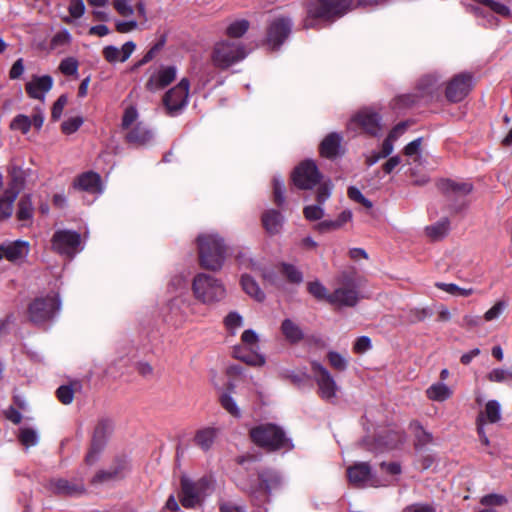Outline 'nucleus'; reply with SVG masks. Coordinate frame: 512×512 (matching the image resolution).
I'll list each match as a JSON object with an SVG mask.
<instances>
[{
    "label": "nucleus",
    "mask_w": 512,
    "mask_h": 512,
    "mask_svg": "<svg viewBox=\"0 0 512 512\" xmlns=\"http://www.w3.org/2000/svg\"><path fill=\"white\" fill-rule=\"evenodd\" d=\"M132 1L133 0H113V8L120 16L130 17L135 12Z\"/></svg>",
    "instance_id": "de8ad7c7"
},
{
    "label": "nucleus",
    "mask_w": 512,
    "mask_h": 512,
    "mask_svg": "<svg viewBox=\"0 0 512 512\" xmlns=\"http://www.w3.org/2000/svg\"><path fill=\"white\" fill-rule=\"evenodd\" d=\"M246 55L245 47L240 42L223 40L215 44L211 60L215 67L226 69L243 60Z\"/></svg>",
    "instance_id": "423d86ee"
},
{
    "label": "nucleus",
    "mask_w": 512,
    "mask_h": 512,
    "mask_svg": "<svg viewBox=\"0 0 512 512\" xmlns=\"http://www.w3.org/2000/svg\"><path fill=\"white\" fill-rule=\"evenodd\" d=\"M352 218V213L349 210H345L341 212V214L338 216V218L335 221H325L320 224L321 228H328V229H337L343 226L346 222L350 221Z\"/></svg>",
    "instance_id": "864d4df0"
},
{
    "label": "nucleus",
    "mask_w": 512,
    "mask_h": 512,
    "mask_svg": "<svg viewBox=\"0 0 512 512\" xmlns=\"http://www.w3.org/2000/svg\"><path fill=\"white\" fill-rule=\"evenodd\" d=\"M280 271L291 283L300 284L303 281L302 272L295 265L282 263Z\"/></svg>",
    "instance_id": "ea45409f"
},
{
    "label": "nucleus",
    "mask_w": 512,
    "mask_h": 512,
    "mask_svg": "<svg viewBox=\"0 0 512 512\" xmlns=\"http://www.w3.org/2000/svg\"><path fill=\"white\" fill-rule=\"evenodd\" d=\"M284 221V216L274 209H270L262 215L263 227L269 235L279 234L283 228Z\"/></svg>",
    "instance_id": "393cba45"
},
{
    "label": "nucleus",
    "mask_w": 512,
    "mask_h": 512,
    "mask_svg": "<svg viewBox=\"0 0 512 512\" xmlns=\"http://www.w3.org/2000/svg\"><path fill=\"white\" fill-rule=\"evenodd\" d=\"M291 30V21L284 18H279L273 21L269 27L267 41L273 48H278L283 41L288 37Z\"/></svg>",
    "instance_id": "aec40b11"
},
{
    "label": "nucleus",
    "mask_w": 512,
    "mask_h": 512,
    "mask_svg": "<svg viewBox=\"0 0 512 512\" xmlns=\"http://www.w3.org/2000/svg\"><path fill=\"white\" fill-rule=\"evenodd\" d=\"M49 489L54 493L69 496L81 495L85 492L83 483H72L62 478L51 479Z\"/></svg>",
    "instance_id": "b1692460"
},
{
    "label": "nucleus",
    "mask_w": 512,
    "mask_h": 512,
    "mask_svg": "<svg viewBox=\"0 0 512 512\" xmlns=\"http://www.w3.org/2000/svg\"><path fill=\"white\" fill-rule=\"evenodd\" d=\"M347 477L353 486L363 487L372 479V470L368 463L358 462L348 467Z\"/></svg>",
    "instance_id": "4be33fe9"
},
{
    "label": "nucleus",
    "mask_w": 512,
    "mask_h": 512,
    "mask_svg": "<svg viewBox=\"0 0 512 512\" xmlns=\"http://www.w3.org/2000/svg\"><path fill=\"white\" fill-rule=\"evenodd\" d=\"M122 477L121 467H111L107 470L98 471L91 479L92 485H100L118 480Z\"/></svg>",
    "instance_id": "f704fd0d"
},
{
    "label": "nucleus",
    "mask_w": 512,
    "mask_h": 512,
    "mask_svg": "<svg viewBox=\"0 0 512 512\" xmlns=\"http://www.w3.org/2000/svg\"><path fill=\"white\" fill-rule=\"evenodd\" d=\"M60 306V300L56 295L37 298L29 305V319L35 324L44 323L60 310Z\"/></svg>",
    "instance_id": "1a4fd4ad"
},
{
    "label": "nucleus",
    "mask_w": 512,
    "mask_h": 512,
    "mask_svg": "<svg viewBox=\"0 0 512 512\" xmlns=\"http://www.w3.org/2000/svg\"><path fill=\"white\" fill-rule=\"evenodd\" d=\"M506 304L502 301L497 302L494 306H492L486 313L484 314V318L486 321H492L497 319L502 312L504 311Z\"/></svg>",
    "instance_id": "338daca9"
},
{
    "label": "nucleus",
    "mask_w": 512,
    "mask_h": 512,
    "mask_svg": "<svg viewBox=\"0 0 512 512\" xmlns=\"http://www.w3.org/2000/svg\"><path fill=\"white\" fill-rule=\"evenodd\" d=\"M342 137L338 133H330L320 144V153L323 157L332 159L339 155Z\"/></svg>",
    "instance_id": "cd10ccee"
},
{
    "label": "nucleus",
    "mask_w": 512,
    "mask_h": 512,
    "mask_svg": "<svg viewBox=\"0 0 512 512\" xmlns=\"http://www.w3.org/2000/svg\"><path fill=\"white\" fill-rule=\"evenodd\" d=\"M176 68L173 66H163L154 71L146 83V88L150 91H157L169 85L176 78Z\"/></svg>",
    "instance_id": "412c9836"
},
{
    "label": "nucleus",
    "mask_w": 512,
    "mask_h": 512,
    "mask_svg": "<svg viewBox=\"0 0 512 512\" xmlns=\"http://www.w3.org/2000/svg\"><path fill=\"white\" fill-rule=\"evenodd\" d=\"M75 186L92 194H100L103 191L100 176L93 172H87L79 176Z\"/></svg>",
    "instance_id": "bb28decb"
},
{
    "label": "nucleus",
    "mask_w": 512,
    "mask_h": 512,
    "mask_svg": "<svg viewBox=\"0 0 512 512\" xmlns=\"http://www.w3.org/2000/svg\"><path fill=\"white\" fill-rule=\"evenodd\" d=\"M439 188L442 192L455 196H465L473 189L472 184L468 182L459 183L452 180H442L439 183Z\"/></svg>",
    "instance_id": "c756f323"
},
{
    "label": "nucleus",
    "mask_w": 512,
    "mask_h": 512,
    "mask_svg": "<svg viewBox=\"0 0 512 512\" xmlns=\"http://www.w3.org/2000/svg\"><path fill=\"white\" fill-rule=\"evenodd\" d=\"M303 213L305 218L310 221L319 220L324 216V210L320 205L306 206Z\"/></svg>",
    "instance_id": "bf43d9fd"
},
{
    "label": "nucleus",
    "mask_w": 512,
    "mask_h": 512,
    "mask_svg": "<svg viewBox=\"0 0 512 512\" xmlns=\"http://www.w3.org/2000/svg\"><path fill=\"white\" fill-rule=\"evenodd\" d=\"M509 497L503 494L491 493L481 497L480 504L486 507H500L508 504Z\"/></svg>",
    "instance_id": "79ce46f5"
},
{
    "label": "nucleus",
    "mask_w": 512,
    "mask_h": 512,
    "mask_svg": "<svg viewBox=\"0 0 512 512\" xmlns=\"http://www.w3.org/2000/svg\"><path fill=\"white\" fill-rule=\"evenodd\" d=\"M249 22L246 19H236L229 23L226 28V34L229 37L239 38L249 29Z\"/></svg>",
    "instance_id": "58836bf2"
},
{
    "label": "nucleus",
    "mask_w": 512,
    "mask_h": 512,
    "mask_svg": "<svg viewBox=\"0 0 512 512\" xmlns=\"http://www.w3.org/2000/svg\"><path fill=\"white\" fill-rule=\"evenodd\" d=\"M52 248L57 253L72 258L82 249L81 236L75 231H56L52 237Z\"/></svg>",
    "instance_id": "f8f14e48"
},
{
    "label": "nucleus",
    "mask_w": 512,
    "mask_h": 512,
    "mask_svg": "<svg viewBox=\"0 0 512 512\" xmlns=\"http://www.w3.org/2000/svg\"><path fill=\"white\" fill-rule=\"evenodd\" d=\"M281 331L287 341L298 343L304 338L301 327L291 319H285L281 324Z\"/></svg>",
    "instance_id": "2f4dec72"
},
{
    "label": "nucleus",
    "mask_w": 512,
    "mask_h": 512,
    "mask_svg": "<svg viewBox=\"0 0 512 512\" xmlns=\"http://www.w3.org/2000/svg\"><path fill=\"white\" fill-rule=\"evenodd\" d=\"M249 434L255 445L269 451L292 447L284 431L279 426L272 423L259 424L253 427L249 431Z\"/></svg>",
    "instance_id": "7ed1b4c3"
},
{
    "label": "nucleus",
    "mask_w": 512,
    "mask_h": 512,
    "mask_svg": "<svg viewBox=\"0 0 512 512\" xmlns=\"http://www.w3.org/2000/svg\"><path fill=\"white\" fill-rule=\"evenodd\" d=\"M309 293L317 300H325L329 303V297L331 293H328L326 287L319 281H312L307 284Z\"/></svg>",
    "instance_id": "37998d69"
},
{
    "label": "nucleus",
    "mask_w": 512,
    "mask_h": 512,
    "mask_svg": "<svg viewBox=\"0 0 512 512\" xmlns=\"http://www.w3.org/2000/svg\"><path fill=\"white\" fill-rule=\"evenodd\" d=\"M56 393L59 401L65 405L72 403L74 399V390L69 385L60 386Z\"/></svg>",
    "instance_id": "13d9d810"
},
{
    "label": "nucleus",
    "mask_w": 512,
    "mask_h": 512,
    "mask_svg": "<svg viewBox=\"0 0 512 512\" xmlns=\"http://www.w3.org/2000/svg\"><path fill=\"white\" fill-rule=\"evenodd\" d=\"M139 24L136 20H117L115 28L119 33H129L137 30Z\"/></svg>",
    "instance_id": "052dcab7"
},
{
    "label": "nucleus",
    "mask_w": 512,
    "mask_h": 512,
    "mask_svg": "<svg viewBox=\"0 0 512 512\" xmlns=\"http://www.w3.org/2000/svg\"><path fill=\"white\" fill-rule=\"evenodd\" d=\"M220 430L215 427H204L199 429L194 436V444L202 449L208 451L213 446L216 438L219 435Z\"/></svg>",
    "instance_id": "a878e982"
},
{
    "label": "nucleus",
    "mask_w": 512,
    "mask_h": 512,
    "mask_svg": "<svg viewBox=\"0 0 512 512\" xmlns=\"http://www.w3.org/2000/svg\"><path fill=\"white\" fill-rule=\"evenodd\" d=\"M29 250L30 245L27 241H5L0 245V257L15 264H21L27 258Z\"/></svg>",
    "instance_id": "f3484780"
},
{
    "label": "nucleus",
    "mask_w": 512,
    "mask_h": 512,
    "mask_svg": "<svg viewBox=\"0 0 512 512\" xmlns=\"http://www.w3.org/2000/svg\"><path fill=\"white\" fill-rule=\"evenodd\" d=\"M68 11H69L70 16L63 18V21L65 23H68V24L71 23L72 18L73 19L81 18L85 13V5H84L83 0H71L69 3Z\"/></svg>",
    "instance_id": "c03bdc74"
},
{
    "label": "nucleus",
    "mask_w": 512,
    "mask_h": 512,
    "mask_svg": "<svg viewBox=\"0 0 512 512\" xmlns=\"http://www.w3.org/2000/svg\"><path fill=\"white\" fill-rule=\"evenodd\" d=\"M223 323L226 330L232 335H235L237 331L243 327L244 319L238 312L231 311L225 316Z\"/></svg>",
    "instance_id": "4c0bfd02"
},
{
    "label": "nucleus",
    "mask_w": 512,
    "mask_h": 512,
    "mask_svg": "<svg viewBox=\"0 0 512 512\" xmlns=\"http://www.w3.org/2000/svg\"><path fill=\"white\" fill-rule=\"evenodd\" d=\"M113 430L112 422L109 420H100L93 431L91 447L86 454L85 463L88 466L94 465L100 457L101 452L103 451L108 436L111 434Z\"/></svg>",
    "instance_id": "9b49d317"
},
{
    "label": "nucleus",
    "mask_w": 512,
    "mask_h": 512,
    "mask_svg": "<svg viewBox=\"0 0 512 512\" xmlns=\"http://www.w3.org/2000/svg\"><path fill=\"white\" fill-rule=\"evenodd\" d=\"M136 45L132 41H128L121 48L116 46H106L103 49V56L109 63L125 62L134 52Z\"/></svg>",
    "instance_id": "5701e85b"
},
{
    "label": "nucleus",
    "mask_w": 512,
    "mask_h": 512,
    "mask_svg": "<svg viewBox=\"0 0 512 512\" xmlns=\"http://www.w3.org/2000/svg\"><path fill=\"white\" fill-rule=\"evenodd\" d=\"M189 81L182 79L178 85L170 89L164 97V104L170 113L177 112L187 104Z\"/></svg>",
    "instance_id": "2eb2a0df"
},
{
    "label": "nucleus",
    "mask_w": 512,
    "mask_h": 512,
    "mask_svg": "<svg viewBox=\"0 0 512 512\" xmlns=\"http://www.w3.org/2000/svg\"><path fill=\"white\" fill-rule=\"evenodd\" d=\"M241 341H242L243 345L246 346L251 351V353L244 352L242 347H235L234 348L235 357L251 366L264 365V363H265L264 356L257 352V349L259 348L258 334L252 329H247L242 333Z\"/></svg>",
    "instance_id": "9d476101"
},
{
    "label": "nucleus",
    "mask_w": 512,
    "mask_h": 512,
    "mask_svg": "<svg viewBox=\"0 0 512 512\" xmlns=\"http://www.w3.org/2000/svg\"><path fill=\"white\" fill-rule=\"evenodd\" d=\"M311 369L319 396L327 402L334 403L337 399L339 386L331 373L317 361L311 362Z\"/></svg>",
    "instance_id": "0eeeda50"
},
{
    "label": "nucleus",
    "mask_w": 512,
    "mask_h": 512,
    "mask_svg": "<svg viewBox=\"0 0 512 512\" xmlns=\"http://www.w3.org/2000/svg\"><path fill=\"white\" fill-rule=\"evenodd\" d=\"M388 1L389 0H310L307 5L305 27H314L316 20L333 21L355 8L374 7Z\"/></svg>",
    "instance_id": "f257e3e1"
},
{
    "label": "nucleus",
    "mask_w": 512,
    "mask_h": 512,
    "mask_svg": "<svg viewBox=\"0 0 512 512\" xmlns=\"http://www.w3.org/2000/svg\"><path fill=\"white\" fill-rule=\"evenodd\" d=\"M483 418V426L486 423H497L501 419V406L498 401L490 400L486 403L485 408L479 413L477 420Z\"/></svg>",
    "instance_id": "7c9ffc66"
},
{
    "label": "nucleus",
    "mask_w": 512,
    "mask_h": 512,
    "mask_svg": "<svg viewBox=\"0 0 512 512\" xmlns=\"http://www.w3.org/2000/svg\"><path fill=\"white\" fill-rule=\"evenodd\" d=\"M292 180L299 189L310 190L320 182L321 174L314 161L305 160L294 169Z\"/></svg>",
    "instance_id": "ddd939ff"
},
{
    "label": "nucleus",
    "mask_w": 512,
    "mask_h": 512,
    "mask_svg": "<svg viewBox=\"0 0 512 512\" xmlns=\"http://www.w3.org/2000/svg\"><path fill=\"white\" fill-rule=\"evenodd\" d=\"M421 138H417L408 143L404 148V153L408 157H415V161L420 157Z\"/></svg>",
    "instance_id": "e2e57ef3"
},
{
    "label": "nucleus",
    "mask_w": 512,
    "mask_h": 512,
    "mask_svg": "<svg viewBox=\"0 0 512 512\" xmlns=\"http://www.w3.org/2000/svg\"><path fill=\"white\" fill-rule=\"evenodd\" d=\"M359 300L358 285L355 280L347 275H343L337 288L330 294L329 303L338 307H352Z\"/></svg>",
    "instance_id": "6e6552de"
},
{
    "label": "nucleus",
    "mask_w": 512,
    "mask_h": 512,
    "mask_svg": "<svg viewBox=\"0 0 512 512\" xmlns=\"http://www.w3.org/2000/svg\"><path fill=\"white\" fill-rule=\"evenodd\" d=\"M44 120L43 110L40 107H35L31 118L25 114L16 115L10 122V129L19 131L22 134H27L32 126L40 130L44 124Z\"/></svg>",
    "instance_id": "dca6fc26"
},
{
    "label": "nucleus",
    "mask_w": 512,
    "mask_h": 512,
    "mask_svg": "<svg viewBox=\"0 0 512 512\" xmlns=\"http://www.w3.org/2000/svg\"><path fill=\"white\" fill-rule=\"evenodd\" d=\"M18 439L25 448H30L39 443L40 436L37 430L33 428L21 427L19 429Z\"/></svg>",
    "instance_id": "e433bc0d"
},
{
    "label": "nucleus",
    "mask_w": 512,
    "mask_h": 512,
    "mask_svg": "<svg viewBox=\"0 0 512 512\" xmlns=\"http://www.w3.org/2000/svg\"><path fill=\"white\" fill-rule=\"evenodd\" d=\"M327 358L329 360L330 365L334 369L339 370V371L346 370V368L348 366V360L344 355H342L338 352H335V351H330L327 354Z\"/></svg>",
    "instance_id": "09e8293b"
},
{
    "label": "nucleus",
    "mask_w": 512,
    "mask_h": 512,
    "mask_svg": "<svg viewBox=\"0 0 512 512\" xmlns=\"http://www.w3.org/2000/svg\"><path fill=\"white\" fill-rule=\"evenodd\" d=\"M472 87V77L469 74L455 76L447 85L446 97L449 101L459 102L467 96Z\"/></svg>",
    "instance_id": "a211bd4d"
},
{
    "label": "nucleus",
    "mask_w": 512,
    "mask_h": 512,
    "mask_svg": "<svg viewBox=\"0 0 512 512\" xmlns=\"http://www.w3.org/2000/svg\"><path fill=\"white\" fill-rule=\"evenodd\" d=\"M34 215V207L30 195H23L18 202L16 217L20 222H31Z\"/></svg>",
    "instance_id": "72a5a7b5"
},
{
    "label": "nucleus",
    "mask_w": 512,
    "mask_h": 512,
    "mask_svg": "<svg viewBox=\"0 0 512 512\" xmlns=\"http://www.w3.org/2000/svg\"><path fill=\"white\" fill-rule=\"evenodd\" d=\"M71 42V34L66 30H62L56 33L51 39V48L56 49L58 47L69 45Z\"/></svg>",
    "instance_id": "4d7b16f0"
},
{
    "label": "nucleus",
    "mask_w": 512,
    "mask_h": 512,
    "mask_svg": "<svg viewBox=\"0 0 512 512\" xmlns=\"http://www.w3.org/2000/svg\"><path fill=\"white\" fill-rule=\"evenodd\" d=\"M438 79L435 76L427 75L419 82V89L423 94L430 95L438 90Z\"/></svg>",
    "instance_id": "49530a36"
},
{
    "label": "nucleus",
    "mask_w": 512,
    "mask_h": 512,
    "mask_svg": "<svg viewBox=\"0 0 512 512\" xmlns=\"http://www.w3.org/2000/svg\"><path fill=\"white\" fill-rule=\"evenodd\" d=\"M348 196L351 200L356 201L358 203H361L367 208L372 207V202L364 197V195L361 193V191L356 187H349L348 189Z\"/></svg>",
    "instance_id": "0e129e2a"
},
{
    "label": "nucleus",
    "mask_w": 512,
    "mask_h": 512,
    "mask_svg": "<svg viewBox=\"0 0 512 512\" xmlns=\"http://www.w3.org/2000/svg\"><path fill=\"white\" fill-rule=\"evenodd\" d=\"M371 346L372 345H371L370 338L367 336H361L355 341L353 350L356 353L362 354V353L368 351L371 348Z\"/></svg>",
    "instance_id": "774afa93"
},
{
    "label": "nucleus",
    "mask_w": 512,
    "mask_h": 512,
    "mask_svg": "<svg viewBox=\"0 0 512 512\" xmlns=\"http://www.w3.org/2000/svg\"><path fill=\"white\" fill-rule=\"evenodd\" d=\"M199 260L203 268L218 271L227 257V246L215 232H205L197 237Z\"/></svg>",
    "instance_id": "f03ea898"
},
{
    "label": "nucleus",
    "mask_w": 512,
    "mask_h": 512,
    "mask_svg": "<svg viewBox=\"0 0 512 512\" xmlns=\"http://www.w3.org/2000/svg\"><path fill=\"white\" fill-rule=\"evenodd\" d=\"M151 131L139 122L126 132V139L133 145H145L152 139Z\"/></svg>",
    "instance_id": "c85d7f7f"
},
{
    "label": "nucleus",
    "mask_w": 512,
    "mask_h": 512,
    "mask_svg": "<svg viewBox=\"0 0 512 512\" xmlns=\"http://www.w3.org/2000/svg\"><path fill=\"white\" fill-rule=\"evenodd\" d=\"M241 286L244 292L258 302L265 299V293L258 286L257 282L249 275H242Z\"/></svg>",
    "instance_id": "473e14b6"
},
{
    "label": "nucleus",
    "mask_w": 512,
    "mask_h": 512,
    "mask_svg": "<svg viewBox=\"0 0 512 512\" xmlns=\"http://www.w3.org/2000/svg\"><path fill=\"white\" fill-rule=\"evenodd\" d=\"M357 127H360L365 133L376 136L381 130L380 117L369 108L362 109L352 117L348 124L349 129Z\"/></svg>",
    "instance_id": "4468645a"
},
{
    "label": "nucleus",
    "mask_w": 512,
    "mask_h": 512,
    "mask_svg": "<svg viewBox=\"0 0 512 512\" xmlns=\"http://www.w3.org/2000/svg\"><path fill=\"white\" fill-rule=\"evenodd\" d=\"M427 397L430 400L443 402L452 395V390L444 383H435L426 390Z\"/></svg>",
    "instance_id": "c9c22d12"
},
{
    "label": "nucleus",
    "mask_w": 512,
    "mask_h": 512,
    "mask_svg": "<svg viewBox=\"0 0 512 512\" xmlns=\"http://www.w3.org/2000/svg\"><path fill=\"white\" fill-rule=\"evenodd\" d=\"M273 193L275 203L282 206L285 203V186L283 180L277 176L273 178Z\"/></svg>",
    "instance_id": "603ef678"
},
{
    "label": "nucleus",
    "mask_w": 512,
    "mask_h": 512,
    "mask_svg": "<svg viewBox=\"0 0 512 512\" xmlns=\"http://www.w3.org/2000/svg\"><path fill=\"white\" fill-rule=\"evenodd\" d=\"M53 84V78L49 75H33L26 83L25 90L30 98L43 102L46 94L52 89Z\"/></svg>",
    "instance_id": "6ab92c4d"
},
{
    "label": "nucleus",
    "mask_w": 512,
    "mask_h": 512,
    "mask_svg": "<svg viewBox=\"0 0 512 512\" xmlns=\"http://www.w3.org/2000/svg\"><path fill=\"white\" fill-rule=\"evenodd\" d=\"M192 290L195 298L203 304H214L223 300L226 296L223 283L205 273H199L194 277Z\"/></svg>",
    "instance_id": "20e7f679"
},
{
    "label": "nucleus",
    "mask_w": 512,
    "mask_h": 512,
    "mask_svg": "<svg viewBox=\"0 0 512 512\" xmlns=\"http://www.w3.org/2000/svg\"><path fill=\"white\" fill-rule=\"evenodd\" d=\"M138 112L135 107L130 106L128 107L123 115L122 118V127L126 131L131 129L133 126H135L138 122Z\"/></svg>",
    "instance_id": "5fc2aeb1"
},
{
    "label": "nucleus",
    "mask_w": 512,
    "mask_h": 512,
    "mask_svg": "<svg viewBox=\"0 0 512 512\" xmlns=\"http://www.w3.org/2000/svg\"><path fill=\"white\" fill-rule=\"evenodd\" d=\"M332 183L330 181L322 183L317 190V201L319 204H323L331 195Z\"/></svg>",
    "instance_id": "69168bd1"
},
{
    "label": "nucleus",
    "mask_w": 512,
    "mask_h": 512,
    "mask_svg": "<svg viewBox=\"0 0 512 512\" xmlns=\"http://www.w3.org/2000/svg\"><path fill=\"white\" fill-rule=\"evenodd\" d=\"M449 230V220L447 218L441 219L434 225L426 228V232L432 239H440L444 237Z\"/></svg>",
    "instance_id": "a19ab883"
},
{
    "label": "nucleus",
    "mask_w": 512,
    "mask_h": 512,
    "mask_svg": "<svg viewBox=\"0 0 512 512\" xmlns=\"http://www.w3.org/2000/svg\"><path fill=\"white\" fill-rule=\"evenodd\" d=\"M83 124V118L80 116L72 117L65 120L61 125V130L64 134H72L76 132Z\"/></svg>",
    "instance_id": "6e6d98bb"
},
{
    "label": "nucleus",
    "mask_w": 512,
    "mask_h": 512,
    "mask_svg": "<svg viewBox=\"0 0 512 512\" xmlns=\"http://www.w3.org/2000/svg\"><path fill=\"white\" fill-rule=\"evenodd\" d=\"M211 491L212 481L208 478L203 477L193 481L187 476H182L179 500L183 507L191 509L199 505Z\"/></svg>",
    "instance_id": "39448f33"
},
{
    "label": "nucleus",
    "mask_w": 512,
    "mask_h": 512,
    "mask_svg": "<svg viewBox=\"0 0 512 512\" xmlns=\"http://www.w3.org/2000/svg\"><path fill=\"white\" fill-rule=\"evenodd\" d=\"M78 61L74 57H67L60 62L59 70L67 76L76 75L78 72Z\"/></svg>",
    "instance_id": "3c124183"
},
{
    "label": "nucleus",
    "mask_w": 512,
    "mask_h": 512,
    "mask_svg": "<svg viewBox=\"0 0 512 512\" xmlns=\"http://www.w3.org/2000/svg\"><path fill=\"white\" fill-rule=\"evenodd\" d=\"M220 402H221V405L223 406V408L227 412H229L232 416L240 417V415H241L240 409L238 408L235 400L233 399V397L230 394L223 393L220 396Z\"/></svg>",
    "instance_id": "8fccbe9b"
},
{
    "label": "nucleus",
    "mask_w": 512,
    "mask_h": 512,
    "mask_svg": "<svg viewBox=\"0 0 512 512\" xmlns=\"http://www.w3.org/2000/svg\"><path fill=\"white\" fill-rule=\"evenodd\" d=\"M487 379L490 382L504 383L512 380V371L503 368H495L487 374Z\"/></svg>",
    "instance_id": "a18cd8bd"
},
{
    "label": "nucleus",
    "mask_w": 512,
    "mask_h": 512,
    "mask_svg": "<svg viewBox=\"0 0 512 512\" xmlns=\"http://www.w3.org/2000/svg\"><path fill=\"white\" fill-rule=\"evenodd\" d=\"M68 102V98L66 95H61L52 107L51 117L53 120L57 121L60 119L63 110Z\"/></svg>",
    "instance_id": "680f3d73"
}]
</instances>
